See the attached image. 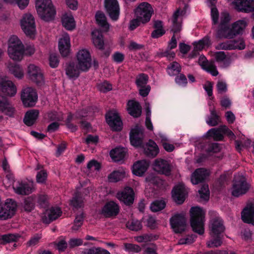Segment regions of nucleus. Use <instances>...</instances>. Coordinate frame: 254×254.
Segmentation results:
<instances>
[{
    "instance_id": "nucleus-39",
    "label": "nucleus",
    "mask_w": 254,
    "mask_h": 254,
    "mask_svg": "<svg viewBox=\"0 0 254 254\" xmlns=\"http://www.w3.org/2000/svg\"><path fill=\"white\" fill-rule=\"evenodd\" d=\"M80 69L78 65H75L73 63H69L65 68V73L69 78H76L78 77Z\"/></svg>"
},
{
    "instance_id": "nucleus-35",
    "label": "nucleus",
    "mask_w": 254,
    "mask_h": 254,
    "mask_svg": "<svg viewBox=\"0 0 254 254\" xmlns=\"http://www.w3.org/2000/svg\"><path fill=\"white\" fill-rule=\"evenodd\" d=\"M127 111L131 116L137 118L141 115V107L138 102L131 100L128 102Z\"/></svg>"
},
{
    "instance_id": "nucleus-6",
    "label": "nucleus",
    "mask_w": 254,
    "mask_h": 254,
    "mask_svg": "<svg viewBox=\"0 0 254 254\" xmlns=\"http://www.w3.org/2000/svg\"><path fill=\"white\" fill-rule=\"evenodd\" d=\"M134 12L135 17L140 19L142 24H145L150 21L153 9L149 3L143 2L138 5Z\"/></svg>"
},
{
    "instance_id": "nucleus-51",
    "label": "nucleus",
    "mask_w": 254,
    "mask_h": 254,
    "mask_svg": "<svg viewBox=\"0 0 254 254\" xmlns=\"http://www.w3.org/2000/svg\"><path fill=\"white\" fill-rule=\"evenodd\" d=\"M126 225L129 229L135 231L141 230L142 227L141 222L137 220H131L130 221H128Z\"/></svg>"
},
{
    "instance_id": "nucleus-61",
    "label": "nucleus",
    "mask_w": 254,
    "mask_h": 254,
    "mask_svg": "<svg viewBox=\"0 0 254 254\" xmlns=\"http://www.w3.org/2000/svg\"><path fill=\"white\" fill-rule=\"evenodd\" d=\"M148 76L144 74L139 75L136 78V83L138 87H144L148 81Z\"/></svg>"
},
{
    "instance_id": "nucleus-55",
    "label": "nucleus",
    "mask_w": 254,
    "mask_h": 254,
    "mask_svg": "<svg viewBox=\"0 0 254 254\" xmlns=\"http://www.w3.org/2000/svg\"><path fill=\"white\" fill-rule=\"evenodd\" d=\"M84 218V215L83 212H80L79 214L76 215L74 221V225L72 227L73 230H77L82 226Z\"/></svg>"
},
{
    "instance_id": "nucleus-20",
    "label": "nucleus",
    "mask_w": 254,
    "mask_h": 254,
    "mask_svg": "<svg viewBox=\"0 0 254 254\" xmlns=\"http://www.w3.org/2000/svg\"><path fill=\"white\" fill-rule=\"evenodd\" d=\"M117 197L125 204L130 205L134 201L133 190L130 188H126L122 191L117 193Z\"/></svg>"
},
{
    "instance_id": "nucleus-58",
    "label": "nucleus",
    "mask_w": 254,
    "mask_h": 254,
    "mask_svg": "<svg viewBox=\"0 0 254 254\" xmlns=\"http://www.w3.org/2000/svg\"><path fill=\"white\" fill-rule=\"evenodd\" d=\"M125 250L129 253H138L141 251V248L137 245L130 243L124 244Z\"/></svg>"
},
{
    "instance_id": "nucleus-36",
    "label": "nucleus",
    "mask_w": 254,
    "mask_h": 254,
    "mask_svg": "<svg viewBox=\"0 0 254 254\" xmlns=\"http://www.w3.org/2000/svg\"><path fill=\"white\" fill-rule=\"evenodd\" d=\"M9 72L15 78L22 79L24 76V70L22 67L18 64L8 63L7 65Z\"/></svg>"
},
{
    "instance_id": "nucleus-47",
    "label": "nucleus",
    "mask_w": 254,
    "mask_h": 254,
    "mask_svg": "<svg viewBox=\"0 0 254 254\" xmlns=\"http://www.w3.org/2000/svg\"><path fill=\"white\" fill-rule=\"evenodd\" d=\"M181 70L180 65L177 62L171 63L167 67V72L170 76L178 74Z\"/></svg>"
},
{
    "instance_id": "nucleus-19",
    "label": "nucleus",
    "mask_w": 254,
    "mask_h": 254,
    "mask_svg": "<svg viewBox=\"0 0 254 254\" xmlns=\"http://www.w3.org/2000/svg\"><path fill=\"white\" fill-rule=\"evenodd\" d=\"M62 213V211L60 207H52L43 214L42 220L44 223L49 224L59 217Z\"/></svg>"
},
{
    "instance_id": "nucleus-52",
    "label": "nucleus",
    "mask_w": 254,
    "mask_h": 254,
    "mask_svg": "<svg viewBox=\"0 0 254 254\" xmlns=\"http://www.w3.org/2000/svg\"><path fill=\"white\" fill-rule=\"evenodd\" d=\"M82 254H111L107 250L101 248H92L85 249Z\"/></svg>"
},
{
    "instance_id": "nucleus-14",
    "label": "nucleus",
    "mask_w": 254,
    "mask_h": 254,
    "mask_svg": "<svg viewBox=\"0 0 254 254\" xmlns=\"http://www.w3.org/2000/svg\"><path fill=\"white\" fill-rule=\"evenodd\" d=\"M238 11L249 13L254 11V0H231Z\"/></svg>"
},
{
    "instance_id": "nucleus-26",
    "label": "nucleus",
    "mask_w": 254,
    "mask_h": 254,
    "mask_svg": "<svg viewBox=\"0 0 254 254\" xmlns=\"http://www.w3.org/2000/svg\"><path fill=\"white\" fill-rule=\"evenodd\" d=\"M241 217L244 222L254 225V204H248L242 212Z\"/></svg>"
},
{
    "instance_id": "nucleus-59",
    "label": "nucleus",
    "mask_w": 254,
    "mask_h": 254,
    "mask_svg": "<svg viewBox=\"0 0 254 254\" xmlns=\"http://www.w3.org/2000/svg\"><path fill=\"white\" fill-rule=\"evenodd\" d=\"M196 238L195 235H188L180 239L178 241V245H190L193 243Z\"/></svg>"
},
{
    "instance_id": "nucleus-2",
    "label": "nucleus",
    "mask_w": 254,
    "mask_h": 254,
    "mask_svg": "<svg viewBox=\"0 0 254 254\" xmlns=\"http://www.w3.org/2000/svg\"><path fill=\"white\" fill-rule=\"evenodd\" d=\"M33 46H27L25 49L21 40L15 35L11 36L8 41L7 53L9 58L14 61H20L24 55L31 56L35 53Z\"/></svg>"
},
{
    "instance_id": "nucleus-28",
    "label": "nucleus",
    "mask_w": 254,
    "mask_h": 254,
    "mask_svg": "<svg viewBox=\"0 0 254 254\" xmlns=\"http://www.w3.org/2000/svg\"><path fill=\"white\" fill-rule=\"evenodd\" d=\"M185 14V11L183 10L178 9L174 13L173 16V26L172 31L174 33L180 32L182 28V16Z\"/></svg>"
},
{
    "instance_id": "nucleus-5",
    "label": "nucleus",
    "mask_w": 254,
    "mask_h": 254,
    "mask_svg": "<svg viewBox=\"0 0 254 254\" xmlns=\"http://www.w3.org/2000/svg\"><path fill=\"white\" fill-rule=\"evenodd\" d=\"M21 29L24 34L31 38H34L36 34L35 20L30 13L24 14L20 20Z\"/></svg>"
},
{
    "instance_id": "nucleus-29",
    "label": "nucleus",
    "mask_w": 254,
    "mask_h": 254,
    "mask_svg": "<svg viewBox=\"0 0 254 254\" xmlns=\"http://www.w3.org/2000/svg\"><path fill=\"white\" fill-rule=\"evenodd\" d=\"M149 165V162L146 160L138 161L133 165L132 172L133 174L136 176H142L147 171Z\"/></svg>"
},
{
    "instance_id": "nucleus-4",
    "label": "nucleus",
    "mask_w": 254,
    "mask_h": 254,
    "mask_svg": "<svg viewBox=\"0 0 254 254\" xmlns=\"http://www.w3.org/2000/svg\"><path fill=\"white\" fill-rule=\"evenodd\" d=\"M190 225L192 230L202 235L204 233V212L199 207H192L190 210Z\"/></svg>"
},
{
    "instance_id": "nucleus-45",
    "label": "nucleus",
    "mask_w": 254,
    "mask_h": 254,
    "mask_svg": "<svg viewBox=\"0 0 254 254\" xmlns=\"http://www.w3.org/2000/svg\"><path fill=\"white\" fill-rule=\"evenodd\" d=\"M214 57L216 62L223 63V65H221L223 67H226L230 64L229 59L227 58V55L224 52H215L214 54Z\"/></svg>"
},
{
    "instance_id": "nucleus-7",
    "label": "nucleus",
    "mask_w": 254,
    "mask_h": 254,
    "mask_svg": "<svg viewBox=\"0 0 254 254\" xmlns=\"http://www.w3.org/2000/svg\"><path fill=\"white\" fill-rule=\"evenodd\" d=\"M250 188L243 176H235L234 181L232 194L234 196L239 197L245 194Z\"/></svg>"
},
{
    "instance_id": "nucleus-22",
    "label": "nucleus",
    "mask_w": 254,
    "mask_h": 254,
    "mask_svg": "<svg viewBox=\"0 0 254 254\" xmlns=\"http://www.w3.org/2000/svg\"><path fill=\"white\" fill-rule=\"evenodd\" d=\"M119 205L114 201L107 202L102 208L101 214L105 217H112L116 216L119 212Z\"/></svg>"
},
{
    "instance_id": "nucleus-49",
    "label": "nucleus",
    "mask_w": 254,
    "mask_h": 254,
    "mask_svg": "<svg viewBox=\"0 0 254 254\" xmlns=\"http://www.w3.org/2000/svg\"><path fill=\"white\" fill-rule=\"evenodd\" d=\"M208 241L206 244L207 246L209 248H215L220 246L222 244V237L220 235H218Z\"/></svg>"
},
{
    "instance_id": "nucleus-60",
    "label": "nucleus",
    "mask_w": 254,
    "mask_h": 254,
    "mask_svg": "<svg viewBox=\"0 0 254 254\" xmlns=\"http://www.w3.org/2000/svg\"><path fill=\"white\" fill-rule=\"evenodd\" d=\"M3 1L7 3L17 4L21 9L25 8L29 3V0H3Z\"/></svg>"
},
{
    "instance_id": "nucleus-27",
    "label": "nucleus",
    "mask_w": 254,
    "mask_h": 254,
    "mask_svg": "<svg viewBox=\"0 0 254 254\" xmlns=\"http://www.w3.org/2000/svg\"><path fill=\"white\" fill-rule=\"evenodd\" d=\"M154 169L160 173L169 175L170 173V166L166 160L159 159L155 161L153 165Z\"/></svg>"
},
{
    "instance_id": "nucleus-3",
    "label": "nucleus",
    "mask_w": 254,
    "mask_h": 254,
    "mask_svg": "<svg viewBox=\"0 0 254 254\" xmlns=\"http://www.w3.org/2000/svg\"><path fill=\"white\" fill-rule=\"evenodd\" d=\"M35 7L39 17L45 21L53 20L56 10L52 0H35Z\"/></svg>"
},
{
    "instance_id": "nucleus-37",
    "label": "nucleus",
    "mask_w": 254,
    "mask_h": 254,
    "mask_svg": "<svg viewBox=\"0 0 254 254\" xmlns=\"http://www.w3.org/2000/svg\"><path fill=\"white\" fill-rule=\"evenodd\" d=\"M92 39L94 46L100 50H103L104 43L103 35L98 30H94L92 32Z\"/></svg>"
},
{
    "instance_id": "nucleus-9",
    "label": "nucleus",
    "mask_w": 254,
    "mask_h": 254,
    "mask_svg": "<svg viewBox=\"0 0 254 254\" xmlns=\"http://www.w3.org/2000/svg\"><path fill=\"white\" fill-rule=\"evenodd\" d=\"M17 208L16 202L7 199L2 205H0V220H5L11 218L15 214Z\"/></svg>"
},
{
    "instance_id": "nucleus-62",
    "label": "nucleus",
    "mask_w": 254,
    "mask_h": 254,
    "mask_svg": "<svg viewBox=\"0 0 254 254\" xmlns=\"http://www.w3.org/2000/svg\"><path fill=\"white\" fill-rule=\"evenodd\" d=\"M98 89L102 92H107L112 89V85L107 81L97 84Z\"/></svg>"
},
{
    "instance_id": "nucleus-48",
    "label": "nucleus",
    "mask_w": 254,
    "mask_h": 254,
    "mask_svg": "<svg viewBox=\"0 0 254 254\" xmlns=\"http://www.w3.org/2000/svg\"><path fill=\"white\" fill-rule=\"evenodd\" d=\"M221 127L217 129L211 128L207 132V135L212 137L215 140H221L223 137Z\"/></svg>"
},
{
    "instance_id": "nucleus-25",
    "label": "nucleus",
    "mask_w": 254,
    "mask_h": 254,
    "mask_svg": "<svg viewBox=\"0 0 254 254\" xmlns=\"http://www.w3.org/2000/svg\"><path fill=\"white\" fill-rule=\"evenodd\" d=\"M209 171L204 168L196 169L191 174L190 180L193 185H197L204 181L209 176Z\"/></svg>"
},
{
    "instance_id": "nucleus-50",
    "label": "nucleus",
    "mask_w": 254,
    "mask_h": 254,
    "mask_svg": "<svg viewBox=\"0 0 254 254\" xmlns=\"http://www.w3.org/2000/svg\"><path fill=\"white\" fill-rule=\"evenodd\" d=\"M201 201H207L209 198V190L207 185H203L198 190Z\"/></svg>"
},
{
    "instance_id": "nucleus-18",
    "label": "nucleus",
    "mask_w": 254,
    "mask_h": 254,
    "mask_svg": "<svg viewBox=\"0 0 254 254\" xmlns=\"http://www.w3.org/2000/svg\"><path fill=\"white\" fill-rule=\"evenodd\" d=\"M130 141L132 146H140L143 138V128L139 126H136L132 128L130 133Z\"/></svg>"
},
{
    "instance_id": "nucleus-24",
    "label": "nucleus",
    "mask_w": 254,
    "mask_h": 254,
    "mask_svg": "<svg viewBox=\"0 0 254 254\" xmlns=\"http://www.w3.org/2000/svg\"><path fill=\"white\" fill-rule=\"evenodd\" d=\"M209 228L210 234L212 237L220 235L225 230L223 222L220 218L212 219L210 221Z\"/></svg>"
},
{
    "instance_id": "nucleus-44",
    "label": "nucleus",
    "mask_w": 254,
    "mask_h": 254,
    "mask_svg": "<svg viewBox=\"0 0 254 254\" xmlns=\"http://www.w3.org/2000/svg\"><path fill=\"white\" fill-rule=\"evenodd\" d=\"M36 200L35 195H31L26 198L22 204L23 209L27 212L31 211L34 208Z\"/></svg>"
},
{
    "instance_id": "nucleus-31",
    "label": "nucleus",
    "mask_w": 254,
    "mask_h": 254,
    "mask_svg": "<svg viewBox=\"0 0 254 254\" xmlns=\"http://www.w3.org/2000/svg\"><path fill=\"white\" fill-rule=\"evenodd\" d=\"M39 115L38 110L32 109L27 111L23 119L24 124L27 126L33 125L36 122Z\"/></svg>"
},
{
    "instance_id": "nucleus-34",
    "label": "nucleus",
    "mask_w": 254,
    "mask_h": 254,
    "mask_svg": "<svg viewBox=\"0 0 254 254\" xmlns=\"http://www.w3.org/2000/svg\"><path fill=\"white\" fill-rule=\"evenodd\" d=\"M62 22L63 26L67 30H72L75 27V21L73 15L70 12L63 14Z\"/></svg>"
},
{
    "instance_id": "nucleus-43",
    "label": "nucleus",
    "mask_w": 254,
    "mask_h": 254,
    "mask_svg": "<svg viewBox=\"0 0 254 254\" xmlns=\"http://www.w3.org/2000/svg\"><path fill=\"white\" fill-rule=\"evenodd\" d=\"M126 175V171L124 169L114 171L109 175L108 177V180L110 182H117L124 178Z\"/></svg>"
},
{
    "instance_id": "nucleus-63",
    "label": "nucleus",
    "mask_w": 254,
    "mask_h": 254,
    "mask_svg": "<svg viewBox=\"0 0 254 254\" xmlns=\"http://www.w3.org/2000/svg\"><path fill=\"white\" fill-rule=\"evenodd\" d=\"M47 178V173L46 170H42L39 171L36 175V182L38 183L43 184L46 182Z\"/></svg>"
},
{
    "instance_id": "nucleus-38",
    "label": "nucleus",
    "mask_w": 254,
    "mask_h": 254,
    "mask_svg": "<svg viewBox=\"0 0 254 254\" xmlns=\"http://www.w3.org/2000/svg\"><path fill=\"white\" fill-rule=\"evenodd\" d=\"M95 19L97 23L102 28L104 31H108L110 28V25L107 21V18L105 14L101 11H97L95 15Z\"/></svg>"
},
{
    "instance_id": "nucleus-42",
    "label": "nucleus",
    "mask_w": 254,
    "mask_h": 254,
    "mask_svg": "<svg viewBox=\"0 0 254 254\" xmlns=\"http://www.w3.org/2000/svg\"><path fill=\"white\" fill-rule=\"evenodd\" d=\"M0 113L9 118H14L16 114V110L14 107L8 101L3 107H1Z\"/></svg>"
},
{
    "instance_id": "nucleus-41",
    "label": "nucleus",
    "mask_w": 254,
    "mask_h": 254,
    "mask_svg": "<svg viewBox=\"0 0 254 254\" xmlns=\"http://www.w3.org/2000/svg\"><path fill=\"white\" fill-rule=\"evenodd\" d=\"M126 149L124 148L117 147L110 151V156L115 162L123 160L126 156Z\"/></svg>"
},
{
    "instance_id": "nucleus-57",
    "label": "nucleus",
    "mask_w": 254,
    "mask_h": 254,
    "mask_svg": "<svg viewBox=\"0 0 254 254\" xmlns=\"http://www.w3.org/2000/svg\"><path fill=\"white\" fill-rule=\"evenodd\" d=\"M233 41H227L219 43L216 46L217 50H233Z\"/></svg>"
},
{
    "instance_id": "nucleus-46",
    "label": "nucleus",
    "mask_w": 254,
    "mask_h": 254,
    "mask_svg": "<svg viewBox=\"0 0 254 254\" xmlns=\"http://www.w3.org/2000/svg\"><path fill=\"white\" fill-rule=\"evenodd\" d=\"M83 199L81 196V194L78 192H76L70 200V204L74 208H78L83 206Z\"/></svg>"
},
{
    "instance_id": "nucleus-1",
    "label": "nucleus",
    "mask_w": 254,
    "mask_h": 254,
    "mask_svg": "<svg viewBox=\"0 0 254 254\" xmlns=\"http://www.w3.org/2000/svg\"><path fill=\"white\" fill-rule=\"evenodd\" d=\"M211 17L212 21V28L214 30L216 37L219 39H233L235 36L231 25H229L231 17L226 12L221 13L219 20V12L217 9L212 6L211 8Z\"/></svg>"
},
{
    "instance_id": "nucleus-17",
    "label": "nucleus",
    "mask_w": 254,
    "mask_h": 254,
    "mask_svg": "<svg viewBox=\"0 0 254 254\" xmlns=\"http://www.w3.org/2000/svg\"><path fill=\"white\" fill-rule=\"evenodd\" d=\"M14 192L20 195H28L32 193L35 188L33 182L26 183L23 182H17L13 186Z\"/></svg>"
},
{
    "instance_id": "nucleus-32",
    "label": "nucleus",
    "mask_w": 254,
    "mask_h": 254,
    "mask_svg": "<svg viewBox=\"0 0 254 254\" xmlns=\"http://www.w3.org/2000/svg\"><path fill=\"white\" fill-rule=\"evenodd\" d=\"M247 25L248 22L245 18L238 20L233 23L231 24V26L235 36L242 34Z\"/></svg>"
},
{
    "instance_id": "nucleus-40",
    "label": "nucleus",
    "mask_w": 254,
    "mask_h": 254,
    "mask_svg": "<svg viewBox=\"0 0 254 254\" xmlns=\"http://www.w3.org/2000/svg\"><path fill=\"white\" fill-rule=\"evenodd\" d=\"M145 154L149 157H154L159 152V149L156 143L150 140L144 148Z\"/></svg>"
},
{
    "instance_id": "nucleus-54",
    "label": "nucleus",
    "mask_w": 254,
    "mask_h": 254,
    "mask_svg": "<svg viewBox=\"0 0 254 254\" xmlns=\"http://www.w3.org/2000/svg\"><path fill=\"white\" fill-rule=\"evenodd\" d=\"M166 203L164 200H156L150 205V209L153 212L160 211L165 207Z\"/></svg>"
},
{
    "instance_id": "nucleus-30",
    "label": "nucleus",
    "mask_w": 254,
    "mask_h": 254,
    "mask_svg": "<svg viewBox=\"0 0 254 254\" xmlns=\"http://www.w3.org/2000/svg\"><path fill=\"white\" fill-rule=\"evenodd\" d=\"M198 62L202 68L208 72L210 73L212 75L217 76L218 74V71L214 63L207 62L204 57H201L199 59Z\"/></svg>"
},
{
    "instance_id": "nucleus-11",
    "label": "nucleus",
    "mask_w": 254,
    "mask_h": 254,
    "mask_svg": "<svg viewBox=\"0 0 254 254\" xmlns=\"http://www.w3.org/2000/svg\"><path fill=\"white\" fill-rule=\"evenodd\" d=\"M170 225L176 233L184 232L186 227V219L184 213H177L170 219Z\"/></svg>"
},
{
    "instance_id": "nucleus-16",
    "label": "nucleus",
    "mask_w": 254,
    "mask_h": 254,
    "mask_svg": "<svg viewBox=\"0 0 254 254\" xmlns=\"http://www.w3.org/2000/svg\"><path fill=\"white\" fill-rule=\"evenodd\" d=\"M0 90L4 95L9 97L14 96L16 93V86L6 77H0Z\"/></svg>"
},
{
    "instance_id": "nucleus-53",
    "label": "nucleus",
    "mask_w": 254,
    "mask_h": 254,
    "mask_svg": "<svg viewBox=\"0 0 254 254\" xmlns=\"http://www.w3.org/2000/svg\"><path fill=\"white\" fill-rule=\"evenodd\" d=\"M210 112V116L206 120V123L209 126H216L219 122V117L217 115L215 110H212Z\"/></svg>"
},
{
    "instance_id": "nucleus-13",
    "label": "nucleus",
    "mask_w": 254,
    "mask_h": 254,
    "mask_svg": "<svg viewBox=\"0 0 254 254\" xmlns=\"http://www.w3.org/2000/svg\"><path fill=\"white\" fill-rule=\"evenodd\" d=\"M104 6L110 17L113 20H117L120 15V6L117 0H105Z\"/></svg>"
},
{
    "instance_id": "nucleus-10",
    "label": "nucleus",
    "mask_w": 254,
    "mask_h": 254,
    "mask_svg": "<svg viewBox=\"0 0 254 254\" xmlns=\"http://www.w3.org/2000/svg\"><path fill=\"white\" fill-rule=\"evenodd\" d=\"M78 67L81 71H87L91 65V57L89 52L84 49L79 50L76 54Z\"/></svg>"
},
{
    "instance_id": "nucleus-12",
    "label": "nucleus",
    "mask_w": 254,
    "mask_h": 254,
    "mask_svg": "<svg viewBox=\"0 0 254 254\" xmlns=\"http://www.w3.org/2000/svg\"><path fill=\"white\" fill-rule=\"evenodd\" d=\"M28 78L38 86L44 84V78L41 68L34 64H30L27 68Z\"/></svg>"
},
{
    "instance_id": "nucleus-33",
    "label": "nucleus",
    "mask_w": 254,
    "mask_h": 254,
    "mask_svg": "<svg viewBox=\"0 0 254 254\" xmlns=\"http://www.w3.org/2000/svg\"><path fill=\"white\" fill-rule=\"evenodd\" d=\"M210 44V39L205 37L202 40H199L198 42H195L194 43V49L192 53L190 54V56L191 58H194L195 57L198 51L202 50L205 47H207Z\"/></svg>"
},
{
    "instance_id": "nucleus-23",
    "label": "nucleus",
    "mask_w": 254,
    "mask_h": 254,
    "mask_svg": "<svg viewBox=\"0 0 254 254\" xmlns=\"http://www.w3.org/2000/svg\"><path fill=\"white\" fill-rule=\"evenodd\" d=\"M187 191L183 184L176 186L172 190V197L174 201L178 204H182L187 196Z\"/></svg>"
},
{
    "instance_id": "nucleus-21",
    "label": "nucleus",
    "mask_w": 254,
    "mask_h": 254,
    "mask_svg": "<svg viewBox=\"0 0 254 254\" xmlns=\"http://www.w3.org/2000/svg\"><path fill=\"white\" fill-rule=\"evenodd\" d=\"M58 47L61 54L63 57L68 55L70 48V38L68 34L64 33L59 39Z\"/></svg>"
},
{
    "instance_id": "nucleus-8",
    "label": "nucleus",
    "mask_w": 254,
    "mask_h": 254,
    "mask_svg": "<svg viewBox=\"0 0 254 254\" xmlns=\"http://www.w3.org/2000/svg\"><path fill=\"white\" fill-rule=\"evenodd\" d=\"M21 99L24 107H33L37 102L38 95L34 88L27 87L21 91Z\"/></svg>"
},
{
    "instance_id": "nucleus-64",
    "label": "nucleus",
    "mask_w": 254,
    "mask_h": 254,
    "mask_svg": "<svg viewBox=\"0 0 254 254\" xmlns=\"http://www.w3.org/2000/svg\"><path fill=\"white\" fill-rule=\"evenodd\" d=\"M216 89L219 94H224L227 91L226 82L223 80H219L216 84Z\"/></svg>"
},
{
    "instance_id": "nucleus-15",
    "label": "nucleus",
    "mask_w": 254,
    "mask_h": 254,
    "mask_svg": "<svg viewBox=\"0 0 254 254\" xmlns=\"http://www.w3.org/2000/svg\"><path fill=\"white\" fill-rule=\"evenodd\" d=\"M106 121L113 130L119 131L122 129L123 123L116 111H112L108 112L106 115Z\"/></svg>"
},
{
    "instance_id": "nucleus-56",
    "label": "nucleus",
    "mask_w": 254,
    "mask_h": 254,
    "mask_svg": "<svg viewBox=\"0 0 254 254\" xmlns=\"http://www.w3.org/2000/svg\"><path fill=\"white\" fill-rule=\"evenodd\" d=\"M19 237V236L14 234H9L4 235L0 238V243L2 244L14 242L16 241Z\"/></svg>"
}]
</instances>
